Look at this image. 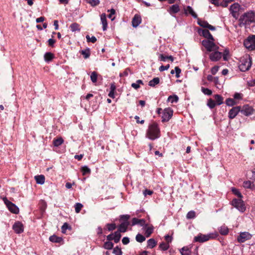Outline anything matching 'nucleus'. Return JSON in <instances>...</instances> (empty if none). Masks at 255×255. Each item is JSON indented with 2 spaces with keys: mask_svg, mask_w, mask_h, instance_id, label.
Returning <instances> with one entry per match:
<instances>
[{
  "mask_svg": "<svg viewBox=\"0 0 255 255\" xmlns=\"http://www.w3.org/2000/svg\"><path fill=\"white\" fill-rule=\"evenodd\" d=\"M202 44L206 49L205 54L209 53V58L211 61L216 62L221 59L222 52L219 51V47L214 42L209 40H203Z\"/></svg>",
  "mask_w": 255,
  "mask_h": 255,
  "instance_id": "f257e3e1",
  "label": "nucleus"
},
{
  "mask_svg": "<svg viewBox=\"0 0 255 255\" xmlns=\"http://www.w3.org/2000/svg\"><path fill=\"white\" fill-rule=\"evenodd\" d=\"M160 129L157 124L153 123L150 125L147 130L146 136L151 140H154L160 137Z\"/></svg>",
  "mask_w": 255,
  "mask_h": 255,
  "instance_id": "f03ea898",
  "label": "nucleus"
},
{
  "mask_svg": "<svg viewBox=\"0 0 255 255\" xmlns=\"http://www.w3.org/2000/svg\"><path fill=\"white\" fill-rule=\"evenodd\" d=\"M239 22L240 26L250 24L251 23L255 22V12L251 11L245 13L241 16Z\"/></svg>",
  "mask_w": 255,
  "mask_h": 255,
  "instance_id": "7ed1b4c3",
  "label": "nucleus"
},
{
  "mask_svg": "<svg viewBox=\"0 0 255 255\" xmlns=\"http://www.w3.org/2000/svg\"><path fill=\"white\" fill-rule=\"evenodd\" d=\"M252 66V60L248 55L242 57L241 58L239 68L241 71L245 72L249 70Z\"/></svg>",
  "mask_w": 255,
  "mask_h": 255,
  "instance_id": "20e7f679",
  "label": "nucleus"
},
{
  "mask_svg": "<svg viewBox=\"0 0 255 255\" xmlns=\"http://www.w3.org/2000/svg\"><path fill=\"white\" fill-rule=\"evenodd\" d=\"M217 237V234L215 233H210L207 235L199 234L195 237L194 241L197 242L203 243L209 241L210 239H215Z\"/></svg>",
  "mask_w": 255,
  "mask_h": 255,
  "instance_id": "39448f33",
  "label": "nucleus"
},
{
  "mask_svg": "<svg viewBox=\"0 0 255 255\" xmlns=\"http://www.w3.org/2000/svg\"><path fill=\"white\" fill-rule=\"evenodd\" d=\"M3 201L8 210L11 213L17 214L19 212V208L14 204L8 201L6 197L3 198Z\"/></svg>",
  "mask_w": 255,
  "mask_h": 255,
  "instance_id": "423d86ee",
  "label": "nucleus"
},
{
  "mask_svg": "<svg viewBox=\"0 0 255 255\" xmlns=\"http://www.w3.org/2000/svg\"><path fill=\"white\" fill-rule=\"evenodd\" d=\"M232 205L235 208L238 209L240 211L242 212H244L246 210V207L245 206L243 201L240 199H234L232 201Z\"/></svg>",
  "mask_w": 255,
  "mask_h": 255,
  "instance_id": "0eeeda50",
  "label": "nucleus"
},
{
  "mask_svg": "<svg viewBox=\"0 0 255 255\" xmlns=\"http://www.w3.org/2000/svg\"><path fill=\"white\" fill-rule=\"evenodd\" d=\"M173 115V110L169 108H165L162 113V122H166L169 121Z\"/></svg>",
  "mask_w": 255,
  "mask_h": 255,
  "instance_id": "6e6552de",
  "label": "nucleus"
},
{
  "mask_svg": "<svg viewBox=\"0 0 255 255\" xmlns=\"http://www.w3.org/2000/svg\"><path fill=\"white\" fill-rule=\"evenodd\" d=\"M245 47L250 50L255 49V35L249 37L244 42Z\"/></svg>",
  "mask_w": 255,
  "mask_h": 255,
  "instance_id": "1a4fd4ad",
  "label": "nucleus"
},
{
  "mask_svg": "<svg viewBox=\"0 0 255 255\" xmlns=\"http://www.w3.org/2000/svg\"><path fill=\"white\" fill-rule=\"evenodd\" d=\"M241 6L238 3H234L231 5L230 8V11L232 16L237 19L239 16V12Z\"/></svg>",
  "mask_w": 255,
  "mask_h": 255,
  "instance_id": "9d476101",
  "label": "nucleus"
},
{
  "mask_svg": "<svg viewBox=\"0 0 255 255\" xmlns=\"http://www.w3.org/2000/svg\"><path fill=\"white\" fill-rule=\"evenodd\" d=\"M255 110L251 106L247 105L241 107L240 112L246 116H249L253 114Z\"/></svg>",
  "mask_w": 255,
  "mask_h": 255,
  "instance_id": "9b49d317",
  "label": "nucleus"
},
{
  "mask_svg": "<svg viewBox=\"0 0 255 255\" xmlns=\"http://www.w3.org/2000/svg\"><path fill=\"white\" fill-rule=\"evenodd\" d=\"M252 238V236L249 233L243 232L240 234L238 237L237 240L240 243H244L245 241L250 240Z\"/></svg>",
  "mask_w": 255,
  "mask_h": 255,
  "instance_id": "f8f14e48",
  "label": "nucleus"
},
{
  "mask_svg": "<svg viewBox=\"0 0 255 255\" xmlns=\"http://www.w3.org/2000/svg\"><path fill=\"white\" fill-rule=\"evenodd\" d=\"M199 33L200 35H202L204 37L206 38L207 39V40L214 42V38L208 30L201 29L199 30Z\"/></svg>",
  "mask_w": 255,
  "mask_h": 255,
  "instance_id": "ddd939ff",
  "label": "nucleus"
},
{
  "mask_svg": "<svg viewBox=\"0 0 255 255\" xmlns=\"http://www.w3.org/2000/svg\"><path fill=\"white\" fill-rule=\"evenodd\" d=\"M241 107L237 106L232 108L229 112V118L233 119L236 117L238 114L240 112Z\"/></svg>",
  "mask_w": 255,
  "mask_h": 255,
  "instance_id": "4468645a",
  "label": "nucleus"
},
{
  "mask_svg": "<svg viewBox=\"0 0 255 255\" xmlns=\"http://www.w3.org/2000/svg\"><path fill=\"white\" fill-rule=\"evenodd\" d=\"M13 229L16 233H21L23 231V225L20 222H17L13 225Z\"/></svg>",
  "mask_w": 255,
  "mask_h": 255,
  "instance_id": "2eb2a0df",
  "label": "nucleus"
},
{
  "mask_svg": "<svg viewBox=\"0 0 255 255\" xmlns=\"http://www.w3.org/2000/svg\"><path fill=\"white\" fill-rule=\"evenodd\" d=\"M141 22V17L137 14H135L132 20V26L134 27H136L137 26L139 25V24Z\"/></svg>",
  "mask_w": 255,
  "mask_h": 255,
  "instance_id": "dca6fc26",
  "label": "nucleus"
},
{
  "mask_svg": "<svg viewBox=\"0 0 255 255\" xmlns=\"http://www.w3.org/2000/svg\"><path fill=\"white\" fill-rule=\"evenodd\" d=\"M101 20L103 25V30H106L107 28L108 23L106 19V15L105 13H103L101 15Z\"/></svg>",
  "mask_w": 255,
  "mask_h": 255,
  "instance_id": "f3484780",
  "label": "nucleus"
},
{
  "mask_svg": "<svg viewBox=\"0 0 255 255\" xmlns=\"http://www.w3.org/2000/svg\"><path fill=\"white\" fill-rule=\"evenodd\" d=\"M129 225L128 222H124L121 224L119 226V231L120 232H125L127 231V228Z\"/></svg>",
  "mask_w": 255,
  "mask_h": 255,
  "instance_id": "a211bd4d",
  "label": "nucleus"
},
{
  "mask_svg": "<svg viewBox=\"0 0 255 255\" xmlns=\"http://www.w3.org/2000/svg\"><path fill=\"white\" fill-rule=\"evenodd\" d=\"M34 178L37 184L42 185L45 182V177L43 175L35 176Z\"/></svg>",
  "mask_w": 255,
  "mask_h": 255,
  "instance_id": "6ab92c4d",
  "label": "nucleus"
},
{
  "mask_svg": "<svg viewBox=\"0 0 255 255\" xmlns=\"http://www.w3.org/2000/svg\"><path fill=\"white\" fill-rule=\"evenodd\" d=\"M185 12L186 14H191L194 18L197 17V15L194 11L192 8L190 6H187V7L185 9Z\"/></svg>",
  "mask_w": 255,
  "mask_h": 255,
  "instance_id": "aec40b11",
  "label": "nucleus"
},
{
  "mask_svg": "<svg viewBox=\"0 0 255 255\" xmlns=\"http://www.w3.org/2000/svg\"><path fill=\"white\" fill-rule=\"evenodd\" d=\"M145 223V221L143 219H138L136 218H134L132 220V226L135 225L136 224H140L141 226H143Z\"/></svg>",
  "mask_w": 255,
  "mask_h": 255,
  "instance_id": "412c9836",
  "label": "nucleus"
},
{
  "mask_svg": "<svg viewBox=\"0 0 255 255\" xmlns=\"http://www.w3.org/2000/svg\"><path fill=\"white\" fill-rule=\"evenodd\" d=\"M70 28L72 32L80 31V25L76 22L72 23L70 26Z\"/></svg>",
  "mask_w": 255,
  "mask_h": 255,
  "instance_id": "4be33fe9",
  "label": "nucleus"
},
{
  "mask_svg": "<svg viewBox=\"0 0 255 255\" xmlns=\"http://www.w3.org/2000/svg\"><path fill=\"white\" fill-rule=\"evenodd\" d=\"M179 11L178 5L174 4L170 6L169 12L170 14L177 13Z\"/></svg>",
  "mask_w": 255,
  "mask_h": 255,
  "instance_id": "5701e85b",
  "label": "nucleus"
},
{
  "mask_svg": "<svg viewBox=\"0 0 255 255\" xmlns=\"http://www.w3.org/2000/svg\"><path fill=\"white\" fill-rule=\"evenodd\" d=\"M64 142V140L61 137L54 139L53 141V144L55 146L58 147L61 145Z\"/></svg>",
  "mask_w": 255,
  "mask_h": 255,
  "instance_id": "b1692460",
  "label": "nucleus"
},
{
  "mask_svg": "<svg viewBox=\"0 0 255 255\" xmlns=\"http://www.w3.org/2000/svg\"><path fill=\"white\" fill-rule=\"evenodd\" d=\"M159 78L158 77L154 78L149 82L148 85L151 87H154L159 83Z\"/></svg>",
  "mask_w": 255,
  "mask_h": 255,
  "instance_id": "393cba45",
  "label": "nucleus"
},
{
  "mask_svg": "<svg viewBox=\"0 0 255 255\" xmlns=\"http://www.w3.org/2000/svg\"><path fill=\"white\" fill-rule=\"evenodd\" d=\"M219 232L222 235H226L229 233V229L227 227L225 226H222L219 229Z\"/></svg>",
  "mask_w": 255,
  "mask_h": 255,
  "instance_id": "a878e982",
  "label": "nucleus"
},
{
  "mask_svg": "<svg viewBox=\"0 0 255 255\" xmlns=\"http://www.w3.org/2000/svg\"><path fill=\"white\" fill-rule=\"evenodd\" d=\"M49 240L54 243H60L62 241V238L55 235H53L49 237Z\"/></svg>",
  "mask_w": 255,
  "mask_h": 255,
  "instance_id": "bb28decb",
  "label": "nucleus"
},
{
  "mask_svg": "<svg viewBox=\"0 0 255 255\" xmlns=\"http://www.w3.org/2000/svg\"><path fill=\"white\" fill-rule=\"evenodd\" d=\"M214 97L217 105H220L223 103V98L221 96L217 94L214 96Z\"/></svg>",
  "mask_w": 255,
  "mask_h": 255,
  "instance_id": "cd10ccee",
  "label": "nucleus"
},
{
  "mask_svg": "<svg viewBox=\"0 0 255 255\" xmlns=\"http://www.w3.org/2000/svg\"><path fill=\"white\" fill-rule=\"evenodd\" d=\"M156 245V242L153 239H150L147 241V247L153 248Z\"/></svg>",
  "mask_w": 255,
  "mask_h": 255,
  "instance_id": "c85d7f7f",
  "label": "nucleus"
},
{
  "mask_svg": "<svg viewBox=\"0 0 255 255\" xmlns=\"http://www.w3.org/2000/svg\"><path fill=\"white\" fill-rule=\"evenodd\" d=\"M121 237V235L120 232L118 231H116V232H115V233L114 234V242L116 243H118L120 240Z\"/></svg>",
  "mask_w": 255,
  "mask_h": 255,
  "instance_id": "c756f323",
  "label": "nucleus"
},
{
  "mask_svg": "<svg viewBox=\"0 0 255 255\" xmlns=\"http://www.w3.org/2000/svg\"><path fill=\"white\" fill-rule=\"evenodd\" d=\"M54 58V55L51 52H47L44 55V59L46 61L49 62Z\"/></svg>",
  "mask_w": 255,
  "mask_h": 255,
  "instance_id": "7c9ffc66",
  "label": "nucleus"
},
{
  "mask_svg": "<svg viewBox=\"0 0 255 255\" xmlns=\"http://www.w3.org/2000/svg\"><path fill=\"white\" fill-rule=\"evenodd\" d=\"M160 60L162 61H165L166 59H169L172 62L174 61V58L172 56H164L163 54H160L159 56Z\"/></svg>",
  "mask_w": 255,
  "mask_h": 255,
  "instance_id": "2f4dec72",
  "label": "nucleus"
},
{
  "mask_svg": "<svg viewBox=\"0 0 255 255\" xmlns=\"http://www.w3.org/2000/svg\"><path fill=\"white\" fill-rule=\"evenodd\" d=\"M182 255H190V251L187 247H184L180 250Z\"/></svg>",
  "mask_w": 255,
  "mask_h": 255,
  "instance_id": "473e14b6",
  "label": "nucleus"
},
{
  "mask_svg": "<svg viewBox=\"0 0 255 255\" xmlns=\"http://www.w3.org/2000/svg\"><path fill=\"white\" fill-rule=\"evenodd\" d=\"M222 57L224 61H228L230 57L229 50L228 49L224 50L222 53Z\"/></svg>",
  "mask_w": 255,
  "mask_h": 255,
  "instance_id": "72a5a7b5",
  "label": "nucleus"
},
{
  "mask_svg": "<svg viewBox=\"0 0 255 255\" xmlns=\"http://www.w3.org/2000/svg\"><path fill=\"white\" fill-rule=\"evenodd\" d=\"M139 84H143L142 81L141 80H138L136 83H132L131 87L135 89H138L140 87Z\"/></svg>",
  "mask_w": 255,
  "mask_h": 255,
  "instance_id": "f704fd0d",
  "label": "nucleus"
},
{
  "mask_svg": "<svg viewBox=\"0 0 255 255\" xmlns=\"http://www.w3.org/2000/svg\"><path fill=\"white\" fill-rule=\"evenodd\" d=\"M168 101L171 103H177L178 101V97L176 95L170 96L168 98Z\"/></svg>",
  "mask_w": 255,
  "mask_h": 255,
  "instance_id": "c9c22d12",
  "label": "nucleus"
},
{
  "mask_svg": "<svg viewBox=\"0 0 255 255\" xmlns=\"http://www.w3.org/2000/svg\"><path fill=\"white\" fill-rule=\"evenodd\" d=\"M153 228L152 226L148 227L146 228L145 235L146 237H149L153 232Z\"/></svg>",
  "mask_w": 255,
  "mask_h": 255,
  "instance_id": "e433bc0d",
  "label": "nucleus"
},
{
  "mask_svg": "<svg viewBox=\"0 0 255 255\" xmlns=\"http://www.w3.org/2000/svg\"><path fill=\"white\" fill-rule=\"evenodd\" d=\"M113 246H114V244L110 241L105 242L103 246L104 248L105 249H107V250L112 249L113 248Z\"/></svg>",
  "mask_w": 255,
  "mask_h": 255,
  "instance_id": "4c0bfd02",
  "label": "nucleus"
},
{
  "mask_svg": "<svg viewBox=\"0 0 255 255\" xmlns=\"http://www.w3.org/2000/svg\"><path fill=\"white\" fill-rule=\"evenodd\" d=\"M136 240L139 243H142L145 240V238L143 235L138 234L135 237Z\"/></svg>",
  "mask_w": 255,
  "mask_h": 255,
  "instance_id": "58836bf2",
  "label": "nucleus"
},
{
  "mask_svg": "<svg viewBox=\"0 0 255 255\" xmlns=\"http://www.w3.org/2000/svg\"><path fill=\"white\" fill-rule=\"evenodd\" d=\"M90 78L93 83H96L97 81V73L95 71L91 73Z\"/></svg>",
  "mask_w": 255,
  "mask_h": 255,
  "instance_id": "ea45409f",
  "label": "nucleus"
},
{
  "mask_svg": "<svg viewBox=\"0 0 255 255\" xmlns=\"http://www.w3.org/2000/svg\"><path fill=\"white\" fill-rule=\"evenodd\" d=\"M86 1L91 4L92 6H94L98 5L100 3L99 0H85Z\"/></svg>",
  "mask_w": 255,
  "mask_h": 255,
  "instance_id": "a19ab883",
  "label": "nucleus"
},
{
  "mask_svg": "<svg viewBox=\"0 0 255 255\" xmlns=\"http://www.w3.org/2000/svg\"><path fill=\"white\" fill-rule=\"evenodd\" d=\"M159 248L163 251H166L169 248V245L168 243L162 242L160 244Z\"/></svg>",
  "mask_w": 255,
  "mask_h": 255,
  "instance_id": "79ce46f5",
  "label": "nucleus"
},
{
  "mask_svg": "<svg viewBox=\"0 0 255 255\" xmlns=\"http://www.w3.org/2000/svg\"><path fill=\"white\" fill-rule=\"evenodd\" d=\"M216 105L217 104L215 101L211 99H209L208 101L207 105L211 109L214 108Z\"/></svg>",
  "mask_w": 255,
  "mask_h": 255,
  "instance_id": "37998d69",
  "label": "nucleus"
},
{
  "mask_svg": "<svg viewBox=\"0 0 255 255\" xmlns=\"http://www.w3.org/2000/svg\"><path fill=\"white\" fill-rule=\"evenodd\" d=\"M83 175H86L87 174H89L91 172V170L89 168H88L87 166H84L82 167L81 169Z\"/></svg>",
  "mask_w": 255,
  "mask_h": 255,
  "instance_id": "c03bdc74",
  "label": "nucleus"
},
{
  "mask_svg": "<svg viewBox=\"0 0 255 255\" xmlns=\"http://www.w3.org/2000/svg\"><path fill=\"white\" fill-rule=\"evenodd\" d=\"M226 104L229 106H232L236 103L233 99L228 98L226 101Z\"/></svg>",
  "mask_w": 255,
  "mask_h": 255,
  "instance_id": "a18cd8bd",
  "label": "nucleus"
},
{
  "mask_svg": "<svg viewBox=\"0 0 255 255\" xmlns=\"http://www.w3.org/2000/svg\"><path fill=\"white\" fill-rule=\"evenodd\" d=\"M107 229L109 231H112L114 230L116 228V225L115 224H107L106 225Z\"/></svg>",
  "mask_w": 255,
  "mask_h": 255,
  "instance_id": "49530a36",
  "label": "nucleus"
},
{
  "mask_svg": "<svg viewBox=\"0 0 255 255\" xmlns=\"http://www.w3.org/2000/svg\"><path fill=\"white\" fill-rule=\"evenodd\" d=\"M82 207H83V205L82 204L79 203H76L75 205V212L77 213H79L80 211H81V209L82 208Z\"/></svg>",
  "mask_w": 255,
  "mask_h": 255,
  "instance_id": "de8ad7c7",
  "label": "nucleus"
},
{
  "mask_svg": "<svg viewBox=\"0 0 255 255\" xmlns=\"http://www.w3.org/2000/svg\"><path fill=\"white\" fill-rule=\"evenodd\" d=\"M195 217V212L193 211H189L186 215V218L188 219H193Z\"/></svg>",
  "mask_w": 255,
  "mask_h": 255,
  "instance_id": "09e8293b",
  "label": "nucleus"
},
{
  "mask_svg": "<svg viewBox=\"0 0 255 255\" xmlns=\"http://www.w3.org/2000/svg\"><path fill=\"white\" fill-rule=\"evenodd\" d=\"M113 253L115 255H122V252L121 251V249L120 248H119L118 247H117L114 249Z\"/></svg>",
  "mask_w": 255,
  "mask_h": 255,
  "instance_id": "8fccbe9b",
  "label": "nucleus"
},
{
  "mask_svg": "<svg viewBox=\"0 0 255 255\" xmlns=\"http://www.w3.org/2000/svg\"><path fill=\"white\" fill-rule=\"evenodd\" d=\"M81 53L85 59L88 58L90 55L89 49L82 50Z\"/></svg>",
  "mask_w": 255,
  "mask_h": 255,
  "instance_id": "3c124183",
  "label": "nucleus"
},
{
  "mask_svg": "<svg viewBox=\"0 0 255 255\" xmlns=\"http://www.w3.org/2000/svg\"><path fill=\"white\" fill-rule=\"evenodd\" d=\"M201 90H202V92L204 94L207 95H211L212 93V91L208 88L202 87Z\"/></svg>",
  "mask_w": 255,
  "mask_h": 255,
  "instance_id": "603ef678",
  "label": "nucleus"
},
{
  "mask_svg": "<svg viewBox=\"0 0 255 255\" xmlns=\"http://www.w3.org/2000/svg\"><path fill=\"white\" fill-rule=\"evenodd\" d=\"M232 191L236 195H237L238 197L240 198H242V195L241 192L236 188H233L232 189Z\"/></svg>",
  "mask_w": 255,
  "mask_h": 255,
  "instance_id": "864d4df0",
  "label": "nucleus"
},
{
  "mask_svg": "<svg viewBox=\"0 0 255 255\" xmlns=\"http://www.w3.org/2000/svg\"><path fill=\"white\" fill-rule=\"evenodd\" d=\"M198 24L203 27L207 28L209 23L207 21L200 20L198 21Z\"/></svg>",
  "mask_w": 255,
  "mask_h": 255,
  "instance_id": "5fc2aeb1",
  "label": "nucleus"
},
{
  "mask_svg": "<svg viewBox=\"0 0 255 255\" xmlns=\"http://www.w3.org/2000/svg\"><path fill=\"white\" fill-rule=\"evenodd\" d=\"M86 37L88 42H91L94 43L97 41V38L94 36L90 37L89 35H87Z\"/></svg>",
  "mask_w": 255,
  "mask_h": 255,
  "instance_id": "6e6d98bb",
  "label": "nucleus"
},
{
  "mask_svg": "<svg viewBox=\"0 0 255 255\" xmlns=\"http://www.w3.org/2000/svg\"><path fill=\"white\" fill-rule=\"evenodd\" d=\"M243 186L245 188H251L252 187V182L250 181H244Z\"/></svg>",
  "mask_w": 255,
  "mask_h": 255,
  "instance_id": "4d7b16f0",
  "label": "nucleus"
},
{
  "mask_svg": "<svg viewBox=\"0 0 255 255\" xmlns=\"http://www.w3.org/2000/svg\"><path fill=\"white\" fill-rule=\"evenodd\" d=\"M219 69V66H215L214 67H212L211 69V73L213 75H215L218 71Z\"/></svg>",
  "mask_w": 255,
  "mask_h": 255,
  "instance_id": "13d9d810",
  "label": "nucleus"
},
{
  "mask_svg": "<svg viewBox=\"0 0 255 255\" xmlns=\"http://www.w3.org/2000/svg\"><path fill=\"white\" fill-rule=\"evenodd\" d=\"M170 67V65L169 64H167V65L166 66H163V65H162L159 68V70L160 71V72H162L163 71H165V70H168Z\"/></svg>",
  "mask_w": 255,
  "mask_h": 255,
  "instance_id": "bf43d9fd",
  "label": "nucleus"
},
{
  "mask_svg": "<svg viewBox=\"0 0 255 255\" xmlns=\"http://www.w3.org/2000/svg\"><path fill=\"white\" fill-rule=\"evenodd\" d=\"M181 72V69L178 67H175V72L176 73V77L179 78L180 77V74Z\"/></svg>",
  "mask_w": 255,
  "mask_h": 255,
  "instance_id": "052dcab7",
  "label": "nucleus"
},
{
  "mask_svg": "<svg viewBox=\"0 0 255 255\" xmlns=\"http://www.w3.org/2000/svg\"><path fill=\"white\" fill-rule=\"evenodd\" d=\"M130 216L128 215H122L121 219L124 221V222H128V220L129 219Z\"/></svg>",
  "mask_w": 255,
  "mask_h": 255,
  "instance_id": "680f3d73",
  "label": "nucleus"
},
{
  "mask_svg": "<svg viewBox=\"0 0 255 255\" xmlns=\"http://www.w3.org/2000/svg\"><path fill=\"white\" fill-rule=\"evenodd\" d=\"M232 1H233V0H224V1L221 3V5L223 7H227L228 6V3L231 2Z\"/></svg>",
  "mask_w": 255,
  "mask_h": 255,
  "instance_id": "e2e57ef3",
  "label": "nucleus"
},
{
  "mask_svg": "<svg viewBox=\"0 0 255 255\" xmlns=\"http://www.w3.org/2000/svg\"><path fill=\"white\" fill-rule=\"evenodd\" d=\"M234 98L235 99L240 100L242 98V95L241 94L236 93L234 94Z\"/></svg>",
  "mask_w": 255,
  "mask_h": 255,
  "instance_id": "0e129e2a",
  "label": "nucleus"
},
{
  "mask_svg": "<svg viewBox=\"0 0 255 255\" xmlns=\"http://www.w3.org/2000/svg\"><path fill=\"white\" fill-rule=\"evenodd\" d=\"M68 224L67 223H65L62 226L61 229L63 233H65L66 230L68 228Z\"/></svg>",
  "mask_w": 255,
  "mask_h": 255,
  "instance_id": "69168bd1",
  "label": "nucleus"
},
{
  "mask_svg": "<svg viewBox=\"0 0 255 255\" xmlns=\"http://www.w3.org/2000/svg\"><path fill=\"white\" fill-rule=\"evenodd\" d=\"M129 240L128 238V237H124L122 239V243L124 245L128 244L129 243Z\"/></svg>",
  "mask_w": 255,
  "mask_h": 255,
  "instance_id": "338daca9",
  "label": "nucleus"
},
{
  "mask_svg": "<svg viewBox=\"0 0 255 255\" xmlns=\"http://www.w3.org/2000/svg\"><path fill=\"white\" fill-rule=\"evenodd\" d=\"M165 239L166 241L167 242L166 243H168L169 244V243H171L172 241V238L169 235H166L165 236Z\"/></svg>",
  "mask_w": 255,
  "mask_h": 255,
  "instance_id": "774afa93",
  "label": "nucleus"
}]
</instances>
